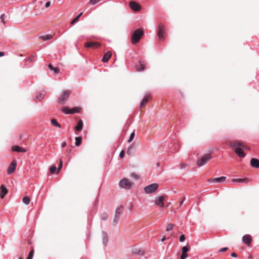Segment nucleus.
Returning a JSON list of instances; mask_svg holds the SVG:
<instances>
[{"instance_id": "1", "label": "nucleus", "mask_w": 259, "mask_h": 259, "mask_svg": "<svg viewBox=\"0 0 259 259\" xmlns=\"http://www.w3.org/2000/svg\"><path fill=\"white\" fill-rule=\"evenodd\" d=\"M229 145L231 148L234 149V152L239 157L244 158L245 156L242 149H247V148L242 143L237 141H233L230 143Z\"/></svg>"}, {"instance_id": "2", "label": "nucleus", "mask_w": 259, "mask_h": 259, "mask_svg": "<svg viewBox=\"0 0 259 259\" xmlns=\"http://www.w3.org/2000/svg\"><path fill=\"white\" fill-rule=\"evenodd\" d=\"M144 31L140 29L136 30L132 36V43L135 45L138 43L144 35Z\"/></svg>"}, {"instance_id": "3", "label": "nucleus", "mask_w": 259, "mask_h": 259, "mask_svg": "<svg viewBox=\"0 0 259 259\" xmlns=\"http://www.w3.org/2000/svg\"><path fill=\"white\" fill-rule=\"evenodd\" d=\"M212 158L210 154H206L202 156L197 162V164L199 166H201L205 164Z\"/></svg>"}, {"instance_id": "4", "label": "nucleus", "mask_w": 259, "mask_h": 259, "mask_svg": "<svg viewBox=\"0 0 259 259\" xmlns=\"http://www.w3.org/2000/svg\"><path fill=\"white\" fill-rule=\"evenodd\" d=\"M119 185L122 188L130 189L132 187V184L128 179L124 178L119 181Z\"/></svg>"}, {"instance_id": "5", "label": "nucleus", "mask_w": 259, "mask_h": 259, "mask_svg": "<svg viewBox=\"0 0 259 259\" xmlns=\"http://www.w3.org/2000/svg\"><path fill=\"white\" fill-rule=\"evenodd\" d=\"M158 188L157 183H153L144 187V191L146 194H151L154 192Z\"/></svg>"}, {"instance_id": "6", "label": "nucleus", "mask_w": 259, "mask_h": 259, "mask_svg": "<svg viewBox=\"0 0 259 259\" xmlns=\"http://www.w3.org/2000/svg\"><path fill=\"white\" fill-rule=\"evenodd\" d=\"M70 95V92L69 91H64L61 96L58 99V103L60 105L64 104L66 100L69 98Z\"/></svg>"}, {"instance_id": "7", "label": "nucleus", "mask_w": 259, "mask_h": 259, "mask_svg": "<svg viewBox=\"0 0 259 259\" xmlns=\"http://www.w3.org/2000/svg\"><path fill=\"white\" fill-rule=\"evenodd\" d=\"M157 36L160 40H163L165 38V27L161 24L158 25Z\"/></svg>"}, {"instance_id": "8", "label": "nucleus", "mask_w": 259, "mask_h": 259, "mask_svg": "<svg viewBox=\"0 0 259 259\" xmlns=\"http://www.w3.org/2000/svg\"><path fill=\"white\" fill-rule=\"evenodd\" d=\"M129 7L130 8L135 12H138L141 10V7L140 5L136 2L131 1L129 3Z\"/></svg>"}, {"instance_id": "9", "label": "nucleus", "mask_w": 259, "mask_h": 259, "mask_svg": "<svg viewBox=\"0 0 259 259\" xmlns=\"http://www.w3.org/2000/svg\"><path fill=\"white\" fill-rule=\"evenodd\" d=\"M16 165H17V161L15 159H14L12 161V162L11 163V164H10V165L9 166V167L8 168V169H7L8 174L10 175L15 171V170L16 169Z\"/></svg>"}, {"instance_id": "10", "label": "nucleus", "mask_w": 259, "mask_h": 259, "mask_svg": "<svg viewBox=\"0 0 259 259\" xmlns=\"http://www.w3.org/2000/svg\"><path fill=\"white\" fill-rule=\"evenodd\" d=\"M226 179V177L222 176L219 178H212L208 180V182L210 183H221L224 182Z\"/></svg>"}, {"instance_id": "11", "label": "nucleus", "mask_w": 259, "mask_h": 259, "mask_svg": "<svg viewBox=\"0 0 259 259\" xmlns=\"http://www.w3.org/2000/svg\"><path fill=\"white\" fill-rule=\"evenodd\" d=\"M164 199V197L163 196H160L156 197L155 199V203L158 206L162 207L163 206L164 203L163 201Z\"/></svg>"}, {"instance_id": "12", "label": "nucleus", "mask_w": 259, "mask_h": 259, "mask_svg": "<svg viewBox=\"0 0 259 259\" xmlns=\"http://www.w3.org/2000/svg\"><path fill=\"white\" fill-rule=\"evenodd\" d=\"M84 46L86 48H97L100 46V44L96 41L88 42Z\"/></svg>"}, {"instance_id": "13", "label": "nucleus", "mask_w": 259, "mask_h": 259, "mask_svg": "<svg viewBox=\"0 0 259 259\" xmlns=\"http://www.w3.org/2000/svg\"><path fill=\"white\" fill-rule=\"evenodd\" d=\"M252 241V238L250 235L246 234L243 236L242 242L247 245L248 246L251 243Z\"/></svg>"}, {"instance_id": "14", "label": "nucleus", "mask_w": 259, "mask_h": 259, "mask_svg": "<svg viewBox=\"0 0 259 259\" xmlns=\"http://www.w3.org/2000/svg\"><path fill=\"white\" fill-rule=\"evenodd\" d=\"M250 165L253 168H259V159L255 158H252L250 160Z\"/></svg>"}, {"instance_id": "15", "label": "nucleus", "mask_w": 259, "mask_h": 259, "mask_svg": "<svg viewBox=\"0 0 259 259\" xmlns=\"http://www.w3.org/2000/svg\"><path fill=\"white\" fill-rule=\"evenodd\" d=\"M8 193V190L6 186L2 185L0 188V196L1 198H3Z\"/></svg>"}, {"instance_id": "16", "label": "nucleus", "mask_w": 259, "mask_h": 259, "mask_svg": "<svg viewBox=\"0 0 259 259\" xmlns=\"http://www.w3.org/2000/svg\"><path fill=\"white\" fill-rule=\"evenodd\" d=\"M12 150L13 151H16V152H26V150L23 148V147H21L19 146H13L12 148Z\"/></svg>"}, {"instance_id": "17", "label": "nucleus", "mask_w": 259, "mask_h": 259, "mask_svg": "<svg viewBox=\"0 0 259 259\" xmlns=\"http://www.w3.org/2000/svg\"><path fill=\"white\" fill-rule=\"evenodd\" d=\"M182 252L181 256V259H185L187 257V252L189 250L188 248L185 246L182 247Z\"/></svg>"}, {"instance_id": "18", "label": "nucleus", "mask_w": 259, "mask_h": 259, "mask_svg": "<svg viewBox=\"0 0 259 259\" xmlns=\"http://www.w3.org/2000/svg\"><path fill=\"white\" fill-rule=\"evenodd\" d=\"M233 182H237L238 183L247 184L249 182V180L247 178L243 179H232Z\"/></svg>"}, {"instance_id": "19", "label": "nucleus", "mask_w": 259, "mask_h": 259, "mask_svg": "<svg viewBox=\"0 0 259 259\" xmlns=\"http://www.w3.org/2000/svg\"><path fill=\"white\" fill-rule=\"evenodd\" d=\"M102 242L104 245H107L108 241V235L106 232L105 231L102 232Z\"/></svg>"}, {"instance_id": "20", "label": "nucleus", "mask_w": 259, "mask_h": 259, "mask_svg": "<svg viewBox=\"0 0 259 259\" xmlns=\"http://www.w3.org/2000/svg\"><path fill=\"white\" fill-rule=\"evenodd\" d=\"M111 55L112 54L111 52L108 51L106 52L102 59V61L104 63L108 62L110 58H111Z\"/></svg>"}, {"instance_id": "21", "label": "nucleus", "mask_w": 259, "mask_h": 259, "mask_svg": "<svg viewBox=\"0 0 259 259\" xmlns=\"http://www.w3.org/2000/svg\"><path fill=\"white\" fill-rule=\"evenodd\" d=\"M136 70L138 71H144L145 69V65L141 62H139L138 64L136 65Z\"/></svg>"}, {"instance_id": "22", "label": "nucleus", "mask_w": 259, "mask_h": 259, "mask_svg": "<svg viewBox=\"0 0 259 259\" xmlns=\"http://www.w3.org/2000/svg\"><path fill=\"white\" fill-rule=\"evenodd\" d=\"M83 127V121L82 120H79L78 121L77 125L75 126V130L77 131H81Z\"/></svg>"}, {"instance_id": "23", "label": "nucleus", "mask_w": 259, "mask_h": 259, "mask_svg": "<svg viewBox=\"0 0 259 259\" xmlns=\"http://www.w3.org/2000/svg\"><path fill=\"white\" fill-rule=\"evenodd\" d=\"M53 37L51 34H47L40 36V38L43 40H48L51 39Z\"/></svg>"}, {"instance_id": "24", "label": "nucleus", "mask_w": 259, "mask_h": 259, "mask_svg": "<svg viewBox=\"0 0 259 259\" xmlns=\"http://www.w3.org/2000/svg\"><path fill=\"white\" fill-rule=\"evenodd\" d=\"M122 208L123 207L122 205H119L118 206L116 209L115 215L119 216V215H120L122 212Z\"/></svg>"}, {"instance_id": "25", "label": "nucleus", "mask_w": 259, "mask_h": 259, "mask_svg": "<svg viewBox=\"0 0 259 259\" xmlns=\"http://www.w3.org/2000/svg\"><path fill=\"white\" fill-rule=\"evenodd\" d=\"M148 101V97L145 96L143 99L142 100V102L140 103V108H142L144 106H145Z\"/></svg>"}, {"instance_id": "26", "label": "nucleus", "mask_w": 259, "mask_h": 259, "mask_svg": "<svg viewBox=\"0 0 259 259\" xmlns=\"http://www.w3.org/2000/svg\"><path fill=\"white\" fill-rule=\"evenodd\" d=\"M81 110V108L79 107H74L72 108L70 110V114H74L75 113H79L80 110Z\"/></svg>"}, {"instance_id": "27", "label": "nucleus", "mask_w": 259, "mask_h": 259, "mask_svg": "<svg viewBox=\"0 0 259 259\" xmlns=\"http://www.w3.org/2000/svg\"><path fill=\"white\" fill-rule=\"evenodd\" d=\"M82 141V138L81 137H75V145L77 146L80 145Z\"/></svg>"}, {"instance_id": "28", "label": "nucleus", "mask_w": 259, "mask_h": 259, "mask_svg": "<svg viewBox=\"0 0 259 259\" xmlns=\"http://www.w3.org/2000/svg\"><path fill=\"white\" fill-rule=\"evenodd\" d=\"M49 67L51 70H53L55 73H58L59 72V70L58 68L54 67L51 64H49Z\"/></svg>"}, {"instance_id": "29", "label": "nucleus", "mask_w": 259, "mask_h": 259, "mask_svg": "<svg viewBox=\"0 0 259 259\" xmlns=\"http://www.w3.org/2000/svg\"><path fill=\"white\" fill-rule=\"evenodd\" d=\"M70 110L71 109H70L68 107H64L61 109V111L66 114H70V113H69L70 112Z\"/></svg>"}, {"instance_id": "30", "label": "nucleus", "mask_w": 259, "mask_h": 259, "mask_svg": "<svg viewBox=\"0 0 259 259\" xmlns=\"http://www.w3.org/2000/svg\"><path fill=\"white\" fill-rule=\"evenodd\" d=\"M82 13H80L77 16H76V17L71 21V24H74L77 21V20L80 17V16L82 15Z\"/></svg>"}, {"instance_id": "31", "label": "nucleus", "mask_w": 259, "mask_h": 259, "mask_svg": "<svg viewBox=\"0 0 259 259\" xmlns=\"http://www.w3.org/2000/svg\"><path fill=\"white\" fill-rule=\"evenodd\" d=\"M22 201L24 204L28 205L30 203V199L28 196H26L23 198Z\"/></svg>"}, {"instance_id": "32", "label": "nucleus", "mask_w": 259, "mask_h": 259, "mask_svg": "<svg viewBox=\"0 0 259 259\" xmlns=\"http://www.w3.org/2000/svg\"><path fill=\"white\" fill-rule=\"evenodd\" d=\"M51 123L54 125L55 126L60 127V124L57 121V120L55 119H52L51 120Z\"/></svg>"}, {"instance_id": "33", "label": "nucleus", "mask_w": 259, "mask_h": 259, "mask_svg": "<svg viewBox=\"0 0 259 259\" xmlns=\"http://www.w3.org/2000/svg\"><path fill=\"white\" fill-rule=\"evenodd\" d=\"M134 148V144H132V145H131L127 149V153L128 154V155H130L132 153V152L133 151V149Z\"/></svg>"}, {"instance_id": "34", "label": "nucleus", "mask_w": 259, "mask_h": 259, "mask_svg": "<svg viewBox=\"0 0 259 259\" xmlns=\"http://www.w3.org/2000/svg\"><path fill=\"white\" fill-rule=\"evenodd\" d=\"M119 220V217L117 215H115L114 217L113 221V225L115 226L117 224Z\"/></svg>"}, {"instance_id": "35", "label": "nucleus", "mask_w": 259, "mask_h": 259, "mask_svg": "<svg viewBox=\"0 0 259 259\" xmlns=\"http://www.w3.org/2000/svg\"><path fill=\"white\" fill-rule=\"evenodd\" d=\"M45 97V94H39V95H37L36 98L37 99L39 100H42Z\"/></svg>"}, {"instance_id": "36", "label": "nucleus", "mask_w": 259, "mask_h": 259, "mask_svg": "<svg viewBox=\"0 0 259 259\" xmlns=\"http://www.w3.org/2000/svg\"><path fill=\"white\" fill-rule=\"evenodd\" d=\"M101 218L103 220H106L108 218V214L107 213H103L101 214Z\"/></svg>"}, {"instance_id": "37", "label": "nucleus", "mask_w": 259, "mask_h": 259, "mask_svg": "<svg viewBox=\"0 0 259 259\" xmlns=\"http://www.w3.org/2000/svg\"><path fill=\"white\" fill-rule=\"evenodd\" d=\"M135 136V133L133 132L131 133L129 139L127 140L128 143H130L134 138Z\"/></svg>"}, {"instance_id": "38", "label": "nucleus", "mask_w": 259, "mask_h": 259, "mask_svg": "<svg viewBox=\"0 0 259 259\" xmlns=\"http://www.w3.org/2000/svg\"><path fill=\"white\" fill-rule=\"evenodd\" d=\"M56 169L57 168L56 166H51L50 167V172L52 174H54L56 170Z\"/></svg>"}, {"instance_id": "39", "label": "nucleus", "mask_w": 259, "mask_h": 259, "mask_svg": "<svg viewBox=\"0 0 259 259\" xmlns=\"http://www.w3.org/2000/svg\"><path fill=\"white\" fill-rule=\"evenodd\" d=\"M33 253H34V251L33 250L32 251H31L29 253L28 256L27 257V259H32V257L33 256Z\"/></svg>"}, {"instance_id": "40", "label": "nucleus", "mask_w": 259, "mask_h": 259, "mask_svg": "<svg viewBox=\"0 0 259 259\" xmlns=\"http://www.w3.org/2000/svg\"><path fill=\"white\" fill-rule=\"evenodd\" d=\"M100 0H90L89 2L90 5H94L98 3Z\"/></svg>"}, {"instance_id": "41", "label": "nucleus", "mask_w": 259, "mask_h": 259, "mask_svg": "<svg viewBox=\"0 0 259 259\" xmlns=\"http://www.w3.org/2000/svg\"><path fill=\"white\" fill-rule=\"evenodd\" d=\"M173 227H174V225L172 224H169L166 227V230L167 231H168L171 230L172 229Z\"/></svg>"}, {"instance_id": "42", "label": "nucleus", "mask_w": 259, "mask_h": 259, "mask_svg": "<svg viewBox=\"0 0 259 259\" xmlns=\"http://www.w3.org/2000/svg\"><path fill=\"white\" fill-rule=\"evenodd\" d=\"M131 177L136 180H138L140 178L139 176L136 174L135 173H132L131 175Z\"/></svg>"}, {"instance_id": "43", "label": "nucleus", "mask_w": 259, "mask_h": 259, "mask_svg": "<svg viewBox=\"0 0 259 259\" xmlns=\"http://www.w3.org/2000/svg\"><path fill=\"white\" fill-rule=\"evenodd\" d=\"M1 20L2 21V22H3V23L5 25L6 24V22L5 21V14H2L1 16Z\"/></svg>"}, {"instance_id": "44", "label": "nucleus", "mask_w": 259, "mask_h": 259, "mask_svg": "<svg viewBox=\"0 0 259 259\" xmlns=\"http://www.w3.org/2000/svg\"><path fill=\"white\" fill-rule=\"evenodd\" d=\"M62 165H63V162H62V159H60V163H59V165L58 167V171H59L61 169V168L62 167Z\"/></svg>"}, {"instance_id": "45", "label": "nucleus", "mask_w": 259, "mask_h": 259, "mask_svg": "<svg viewBox=\"0 0 259 259\" xmlns=\"http://www.w3.org/2000/svg\"><path fill=\"white\" fill-rule=\"evenodd\" d=\"M185 240V237L184 235H181L180 237V242H184Z\"/></svg>"}, {"instance_id": "46", "label": "nucleus", "mask_w": 259, "mask_h": 259, "mask_svg": "<svg viewBox=\"0 0 259 259\" xmlns=\"http://www.w3.org/2000/svg\"><path fill=\"white\" fill-rule=\"evenodd\" d=\"M180 166L181 169H184L187 166V165L185 163H181Z\"/></svg>"}, {"instance_id": "47", "label": "nucleus", "mask_w": 259, "mask_h": 259, "mask_svg": "<svg viewBox=\"0 0 259 259\" xmlns=\"http://www.w3.org/2000/svg\"><path fill=\"white\" fill-rule=\"evenodd\" d=\"M227 249H228L227 247H223V248L220 249L219 250V252H224V251L227 250Z\"/></svg>"}, {"instance_id": "48", "label": "nucleus", "mask_w": 259, "mask_h": 259, "mask_svg": "<svg viewBox=\"0 0 259 259\" xmlns=\"http://www.w3.org/2000/svg\"><path fill=\"white\" fill-rule=\"evenodd\" d=\"M124 156V152L123 151H121L119 153V157L120 158L123 157Z\"/></svg>"}, {"instance_id": "49", "label": "nucleus", "mask_w": 259, "mask_h": 259, "mask_svg": "<svg viewBox=\"0 0 259 259\" xmlns=\"http://www.w3.org/2000/svg\"><path fill=\"white\" fill-rule=\"evenodd\" d=\"M50 5H51V3L50 2H47L46 3V5H45V7L46 8H48L50 6Z\"/></svg>"}, {"instance_id": "50", "label": "nucleus", "mask_w": 259, "mask_h": 259, "mask_svg": "<svg viewBox=\"0 0 259 259\" xmlns=\"http://www.w3.org/2000/svg\"><path fill=\"white\" fill-rule=\"evenodd\" d=\"M231 256L233 257H236L237 255L235 252H233L231 254Z\"/></svg>"}, {"instance_id": "51", "label": "nucleus", "mask_w": 259, "mask_h": 259, "mask_svg": "<svg viewBox=\"0 0 259 259\" xmlns=\"http://www.w3.org/2000/svg\"><path fill=\"white\" fill-rule=\"evenodd\" d=\"M66 142H63L62 143V144H61V147H62V148H63V147H65V146H66Z\"/></svg>"}, {"instance_id": "52", "label": "nucleus", "mask_w": 259, "mask_h": 259, "mask_svg": "<svg viewBox=\"0 0 259 259\" xmlns=\"http://www.w3.org/2000/svg\"><path fill=\"white\" fill-rule=\"evenodd\" d=\"M185 200V198H184L180 202V205H182L183 204L184 201Z\"/></svg>"}, {"instance_id": "53", "label": "nucleus", "mask_w": 259, "mask_h": 259, "mask_svg": "<svg viewBox=\"0 0 259 259\" xmlns=\"http://www.w3.org/2000/svg\"><path fill=\"white\" fill-rule=\"evenodd\" d=\"M5 55L4 52H0V57L4 56Z\"/></svg>"}, {"instance_id": "54", "label": "nucleus", "mask_w": 259, "mask_h": 259, "mask_svg": "<svg viewBox=\"0 0 259 259\" xmlns=\"http://www.w3.org/2000/svg\"><path fill=\"white\" fill-rule=\"evenodd\" d=\"M165 240V237H163L161 239V241H164Z\"/></svg>"}, {"instance_id": "55", "label": "nucleus", "mask_w": 259, "mask_h": 259, "mask_svg": "<svg viewBox=\"0 0 259 259\" xmlns=\"http://www.w3.org/2000/svg\"><path fill=\"white\" fill-rule=\"evenodd\" d=\"M157 166H159V162H157Z\"/></svg>"}, {"instance_id": "56", "label": "nucleus", "mask_w": 259, "mask_h": 259, "mask_svg": "<svg viewBox=\"0 0 259 259\" xmlns=\"http://www.w3.org/2000/svg\"><path fill=\"white\" fill-rule=\"evenodd\" d=\"M19 259H23L22 257H20Z\"/></svg>"}]
</instances>
